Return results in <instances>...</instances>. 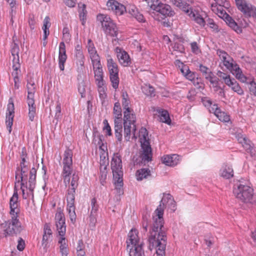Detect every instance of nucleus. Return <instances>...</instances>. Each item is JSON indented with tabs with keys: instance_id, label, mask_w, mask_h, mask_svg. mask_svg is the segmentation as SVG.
I'll use <instances>...</instances> for the list:
<instances>
[{
	"instance_id": "0eeeda50",
	"label": "nucleus",
	"mask_w": 256,
	"mask_h": 256,
	"mask_svg": "<svg viewBox=\"0 0 256 256\" xmlns=\"http://www.w3.org/2000/svg\"><path fill=\"white\" fill-rule=\"evenodd\" d=\"M28 96L27 103L28 106V118L32 122L36 114V106L34 103V94L36 92V85L34 82L30 80L27 84Z\"/></svg>"
},
{
	"instance_id": "473e14b6",
	"label": "nucleus",
	"mask_w": 256,
	"mask_h": 256,
	"mask_svg": "<svg viewBox=\"0 0 256 256\" xmlns=\"http://www.w3.org/2000/svg\"><path fill=\"white\" fill-rule=\"evenodd\" d=\"M66 210L68 212L71 222L74 224L76 222V218L74 204H66Z\"/></svg>"
},
{
	"instance_id": "13d9d810",
	"label": "nucleus",
	"mask_w": 256,
	"mask_h": 256,
	"mask_svg": "<svg viewBox=\"0 0 256 256\" xmlns=\"http://www.w3.org/2000/svg\"><path fill=\"white\" fill-rule=\"evenodd\" d=\"M19 56H13L12 60V68L14 70H18L20 68V64L19 62Z\"/></svg>"
},
{
	"instance_id": "bf43d9fd",
	"label": "nucleus",
	"mask_w": 256,
	"mask_h": 256,
	"mask_svg": "<svg viewBox=\"0 0 256 256\" xmlns=\"http://www.w3.org/2000/svg\"><path fill=\"white\" fill-rule=\"evenodd\" d=\"M97 214L90 213L89 225L90 227H95L96 224L97 222Z\"/></svg>"
},
{
	"instance_id": "f257e3e1",
	"label": "nucleus",
	"mask_w": 256,
	"mask_h": 256,
	"mask_svg": "<svg viewBox=\"0 0 256 256\" xmlns=\"http://www.w3.org/2000/svg\"><path fill=\"white\" fill-rule=\"evenodd\" d=\"M154 214V222L149 232V249L152 250L155 248L157 256H165L167 236L166 229L164 226V212L160 205H158Z\"/></svg>"
},
{
	"instance_id": "37998d69",
	"label": "nucleus",
	"mask_w": 256,
	"mask_h": 256,
	"mask_svg": "<svg viewBox=\"0 0 256 256\" xmlns=\"http://www.w3.org/2000/svg\"><path fill=\"white\" fill-rule=\"evenodd\" d=\"M88 54L92 64L100 62V56L98 54L96 49L88 52Z\"/></svg>"
},
{
	"instance_id": "c03bdc74",
	"label": "nucleus",
	"mask_w": 256,
	"mask_h": 256,
	"mask_svg": "<svg viewBox=\"0 0 256 256\" xmlns=\"http://www.w3.org/2000/svg\"><path fill=\"white\" fill-rule=\"evenodd\" d=\"M79 177L78 175L76 173H74L72 175V178L70 182V184L69 187L70 189L76 190L78 186V181Z\"/></svg>"
},
{
	"instance_id": "09e8293b",
	"label": "nucleus",
	"mask_w": 256,
	"mask_h": 256,
	"mask_svg": "<svg viewBox=\"0 0 256 256\" xmlns=\"http://www.w3.org/2000/svg\"><path fill=\"white\" fill-rule=\"evenodd\" d=\"M230 87L232 89L238 94L240 96L244 94V92L242 88L236 81L234 82Z\"/></svg>"
},
{
	"instance_id": "f03ea898",
	"label": "nucleus",
	"mask_w": 256,
	"mask_h": 256,
	"mask_svg": "<svg viewBox=\"0 0 256 256\" xmlns=\"http://www.w3.org/2000/svg\"><path fill=\"white\" fill-rule=\"evenodd\" d=\"M111 168L113 174L114 184L116 194L120 196L123 194V172L122 170V162L120 156L114 154L111 162Z\"/></svg>"
},
{
	"instance_id": "603ef678",
	"label": "nucleus",
	"mask_w": 256,
	"mask_h": 256,
	"mask_svg": "<svg viewBox=\"0 0 256 256\" xmlns=\"http://www.w3.org/2000/svg\"><path fill=\"white\" fill-rule=\"evenodd\" d=\"M174 50L180 53H184L185 48L184 46L180 42H176L172 46Z\"/></svg>"
},
{
	"instance_id": "7c9ffc66",
	"label": "nucleus",
	"mask_w": 256,
	"mask_h": 256,
	"mask_svg": "<svg viewBox=\"0 0 256 256\" xmlns=\"http://www.w3.org/2000/svg\"><path fill=\"white\" fill-rule=\"evenodd\" d=\"M228 26L237 33H240L242 30L240 26H238L236 22L230 16H227V19L225 20Z\"/></svg>"
},
{
	"instance_id": "c85d7f7f",
	"label": "nucleus",
	"mask_w": 256,
	"mask_h": 256,
	"mask_svg": "<svg viewBox=\"0 0 256 256\" xmlns=\"http://www.w3.org/2000/svg\"><path fill=\"white\" fill-rule=\"evenodd\" d=\"M136 180L140 181L150 176V170L148 168H142L136 171Z\"/></svg>"
},
{
	"instance_id": "9b49d317",
	"label": "nucleus",
	"mask_w": 256,
	"mask_h": 256,
	"mask_svg": "<svg viewBox=\"0 0 256 256\" xmlns=\"http://www.w3.org/2000/svg\"><path fill=\"white\" fill-rule=\"evenodd\" d=\"M142 150L140 156V160L138 161V158H137L136 160H134V156L133 158L134 164H138L140 163L146 164L152 160V154L149 142H146V144H142Z\"/></svg>"
},
{
	"instance_id": "2f4dec72",
	"label": "nucleus",
	"mask_w": 256,
	"mask_h": 256,
	"mask_svg": "<svg viewBox=\"0 0 256 256\" xmlns=\"http://www.w3.org/2000/svg\"><path fill=\"white\" fill-rule=\"evenodd\" d=\"M122 126L121 122H114V134L117 140L121 142L122 139Z\"/></svg>"
},
{
	"instance_id": "a18cd8bd",
	"label": "nucleus",
	"mask_w": 256,
	"mask_h": 256,
	"mask_svg": "<svg viewBox=\"0 0 256 256\" xmlns=\"http://www.w3.org/2000/svg\"><path fill=\"white\" fill-rule=\"evenodd\" d=\"M130 104V100L128 98V94L126 92H122V105L124 109L125 110H130L128 105Z\"/></svg>"
},
{
	"instance_id": "e433bc0d",
	"label": "nucleus",
	"mask_w": 256,
	"mask_h": 256,
	"mask_svg": "<svg viewBox=\"0 0 256 256\" xmlns=\"http://www.w3.org/2000/svg\"><path fill=\"white\" fill-rule=\"evenodd\" d=\"M142 90L143 93L147 96H155L154 88L150 84L142 86Z\"/></svg>"
},
{
	"instance_id": "c9c22d12",
	"label": "nucleus",
	"mask_w": 256,
	"mask_h": 256,
	"mask_svg": "<svg viewBox=\"0 0 256 256\" xmlns=\"http://www.w3.org/2000/svg\"><path fill=\"white\" fill-rule=\"evenodd\" d=\"M6 1L10 8V14L12 16L14 15H16L18 8V3L16 0H7Z\"/></svg>"
},
{
	"instance_id": "6e6d98bb",
	"label": "nucleus",
	"mask_w": 256,
	"mask_h": 256,
	"mask_svg": "<svg viewBox=\"0 0 256 256\" xmlns=\"http://www.w3.org/2000/svg\"><path fill=\"white\" fill-rule=\"evenodd\" d=\"M90 204L92 206L90 213L97 214V212L98 209V205L97 204L96 200L95 198H94L91 200Z\"/></svg>"
},
{
	"instance_id": "dca6fc26",
	"label": "nucleus",
	"mask_w": 256,
	"mask_h": 256,
	"mask_svg": "<svg viewBox=\"0 0 256 256\" xmlns=\"http://www.w3.org/2000/svg\"><path fill=\"white\" fill-rule=\"evenodd\" d=\"M172 4L181 9L189 16H194V12L192 6L182 0H172Z\"/></svg>"
},
{
	"instance_id": "774afa93",
	"label": "nucleus",
	"mask_w": 256,
	"mask_h": 256,
	"mask_svg": "<svg viewBox=\"0 0 256 256\" xmlns=\"http://www.w3.org/2000/svg\"><path fill=\"white\" fill-rule=\"evenodd\" d=\"M216 54L222 60L224 58H226L230 60V56L224 50L218 49L216 51Z\"/></svg>"
},
{
	"instance_id": "a211bd4d",
	"label": "nucleus",
	"mask_w": 256,
	"mask_h": 256,
	"mask_svg": "<svg viewBox=\"0 0 256 256\" xmlns=\"http://www.w3.org/2000/svg\"><path fill=\"white\" fill-rule=\"evenodd\" d=\"M210 112L214 115L222 122H228L230 120V116L224 112H222L217 104H214L213 106L210 108Z\"/></svg>"
},
{
	"instance_id": "4be33fe9",
	"label": "nucleus",
	"mask_w": 256,
	"mask_h": 256,
	"mask_svg": "<svg viewBox=\"0 0 256 256\" xmlns=\"http://www.w3.org/2000/svg\"><path fill=\"white\" fill-rule=\"evenodd\" d=\"M162 162L166 166H174L179 162V156L175 154L165 156L162 158Z\"/></svg>"
},
{
	"instance_id": "6ab92c4d",
	"label": "nucleus",
	"mask_w": 256,
	"mask_h": 256,
	"mask_svg": "<svg viewBox=\"0 0 256 256\" xmlns=\"http://www.w3.org/2000/svg\"><path fill=\"white\" fill-rule=\"evenodd\" d=\"M163 194L164 196L161 200L159 204L161 206V208L162 209V210L164 211V208H166V204L170 202V208L173 212H174L176 210V204L172 196L170 194L164 193Z\"/></svg>"
},
{
	"instance_id": "8fccbe9b",
	"label": "nucleus",
	"mask_w": 256,
	"mask_h": 256,
	"mask_svg": "<svg viewBox=\"0 0 256 256\" xmlns=\"http://www.w3.org/2000/svg\"><path fill=\"white\" fill-rule=\"evenodd\" d=\"M86 5H82V9L79 12V17L80 20L82 22V24L84 25L86 20Z\"/></svg>"
},
{
	"instance_id": "393cba45",
	"label": "nucleus",
	"mask_w": 256,
	"mask_h": 256,
	"mask_svg": "<svg viewBox=\"0 0 256 256\" xmlns=\"http://www.w3.org/2000/svg\"><path fill=\"white\" fill-rule=\"evenodd\" d=\"M142 4L146 6V10H154L156 11L158 6L160 4L158 0H144L142 2Z\"/></svg>"
},
{
	"instance_id": "6e6552de",
	"label": "nucleus",
	"mask_w": 256,
	"mask_h": 256,
	"mask_svg": "<svg viewBox=\"0 0 256 256\" xmlns=\"http://www.w3.org/2000/svg\"><path fill=\"white\" fill-rule=\"evenodd\" d=\"M238 9L246 18H253L256 20V6L246 0H235Z\"/></svg>"
},
{
	"instance_id": "7ed1b4c3",
	"label": "nucleus",
	"mask_w": 256,
	"mask_h": 256,
	"mask_svg": "<svg viewBox=\"0 0 256 256\" xmlns=\"http://www.w3.org/2000/svg\"><path fill=\"white\" fill-rule=\"evenodd\" d=\"M138 232L137 230L132 228L128 234L126 240L127 250L130 249V254L134 252V256H145L143 250L144 244L140 242L138 236Z\"/></svg>"
},
{
	"instance_id": "4c0bfd02",
	"label": "nucleus",
	"mask_w": 256,
	"mask_h": 256,
	"mask_svg": "<svg viewBox=\"0 0 256 256\" xmlns=\"http://www.w3.org/2000/svg\"><path fill=\"white\" fill-rule=\"evenodd\" d=\"M232 70H234L236 72V78L240 80L241 82H244L246 80V78L245 76L242 73V70L240 69L239 66L237 64H235L234 68Z\"/></svg>"
},
{
	"instance_id": "4468645a",
	"label": "nucleus",
	"mask_w": 256,
	"mask_h": 256,
	"mask_svg": "<svg viewBox=\"0 0 256 256\" xmlns=\"http://www.w3.org/2000/svg\"><path fill=\"white\" fill-rule=\"evenodd\" d=\"M29 167L27 163L20 162V167L17 169L16 172L15 178L18 182H21L22 186L26 184L27 172L28 170Z\"/></svg>"
},
{
	"instance_id": "412c9836",
	"label": "nucleus",
	"mask_w": 256,
	"mask_h": 256,
	"mask_svg": "<svg viewBox=\"0 0 256 256\" xmlns=\"http://www.w3.org/2000/svg\"><path fill=\"white\" fill-rule=\"evenodd\" d=\"M36 170L34 168H32L30 172V176L26 184H24V188H28V190H34L36 184Z\"/></svg>"
},
{
	"instance_id": "de8ad7c7",
	"label": "nucleus",
	"mask_w": 256,
	"mask_h": 256,
	"mask_svg": "<svg viewBox=\"0 0 256 256\" xmlns=\"http://www.w3.org/2000/svg\"><path fill=\"white\" fill-rule=\"evenodd\" d=\"M216 11L217 14L218 16L222 18L223 19H224L225 20L227 19V16H229L223 9L222 6L220 4H219L218 6L216 8Z\"/></svg>"
},
{
	"instance_id": "5fc2aeb1",
	"label": "nucleus",
	"mask_w": 256,
	"mask_h": 256,
	"mask_svg": "<svg viewBox=\"0 0 256 256\" xmlns=\"http://www.w3.org/2000/svg\"><path fill=\"white\" fill-rule=\"evenodd\" d=\"M224 66L229 70H232L234 68L235 64H234L232 63L233 60L232 58L230 56V60L228 59L227 58H224L222 60Z\"/></svg>"
},
{
	"instance_id": "aec40b11",
	"label": "nucleus",
	"mask_w": 256,
	"mask_h": 256,
	"mask_svg": "<svg viewBox=\"0 0 256 256\" xmlns=\"http://www.w3.org/2000/svg\"><path fill=\"white\" fill-rule=\"evenodd\" d=\"M156 12H160L162 16H172L174 14V11L172 10L170 6L162 3L160 2V4H159L158 9Z\"/></svg>"
},
{
	"instance_id": "4d7b16f0",
	"label": "nucleus",
	"mask_w": 256,
	"mask_h": 256,
	"mask_svg": "<svg viewBox=\"0 0 256 256\" xmlns=\"http://www.w3.org/2000/svg\"><path fill=\"white\" fill-rule=\"evenodd\" d=\"M202 102L206 107H207L208 108L209 110L210 108H211L214 105L212 104V100L208 97L202 98Z\"/></svg>"
},
{
	"instance_id": "58836bf2",
	"label": "nucleus",
	"mask_w": 256,
	"mask_h": 256,
	"mask_svg": "<svg viewBox=\"0 0 256 256\" xmlns=\"http://www.w3.org/2000/svg\"><path fill=\"white\" fill-rule=\"evenodd\" d=\"M194 20L201 26H204L206 25V20L200 15L196 10L194 12V16H190Z\"/></svg>"
},
{
	"instance_id": "69168bd1",
	"label": "nucleus",
	"mask_w": 256,
	"mask_h": 256,
	"mask_svg": "<svg viewBox=\"0 0 256 256\" xmlns=\"http://www.w3.org/2000/svg\"><path fill=\"white\" fill-rule=\"evenodd\" d=\"M118 2L115 0H108L107 2L106 6L109 10H114V8H116Z\"/></svg>"
},
{
	"instance_id": "20e7f679",
	"label": "nucleus",
	"mask_w": 256,
	"mask_h": 256,
	"mask_svg": "<svg viewBox=\"0 0 256 256\" xmlns=\"http://www.w3.org/2000/svg\"><path fill=\"white\" fill-rule=\"evenodd\" d=\"M72 151L70 148H66L62 160V176L64 182L66 186L70 182V176L72 174Z\"/></svg>"
},
{
	"instance_id": "79ce46f5",
	"label": "nucleus",
	"mask_w": 256,
	"mask_h": 256,
	"mask_svg": "<svg viewBox=\"0 0 256 256\" xmlns=\"http://www.w3.org/2000/svg\"><path fill=\"white\" fill-rule=\"evenodd\" d=\"M94 74V78L104 74L100 62L92 64Z\"/></svg>"
},
{
	"instance_id": "338daca9",
	"label": "nucleus",
	"mask_w": 256,
	"mask_h": 256,
	"mask_svg": "<svg viewBox=\"0 0 256 256\" xmlns=\"http://www.w3.org/2000/svg\"><path fill=\"white\" fill-rule=\"evenodd\" d=\"M52 230L50 228V226L48 224H46L44 226V234L46 235L48 237H52Z\"/></svg>"
},
{
	"instance_id": "49530a36",
	"label": "nucleus",
	"mask_w": 256,
	"mask_h": 256,
	"mask_svg": "<svg viewBox=\"0 0 256 256\" xmlns=\"http://www.w3.org/2000/svg\"><path fill=\"white\" fill-rule=\"evenodd\" d=\"M132 14L135 18L139 22H145V19L144 16L138 12L137 10H134L132 9Z\"/></svg>"
},
{
	"instance_id": "2eb2a0df",
	"label": "nucleus",
	"mask_w": 256,
	"mask_h": 256,
	"mask_svg": "<svg viewBox=\"0 0 256 256\" xmlns=\"http://www.w3.org/2000/svg\"><path fill=\"white\" fill-rule=\"evenodd\" d=\"M115 50L120 64L124 66H130L131 62L128 54L126 51L118 47H116Z\"/></svg>"
},
{
	"instance_id": "1a4fd4ad",
	"label": "nucleus",
	"mask_w": 256,
	"mask_h": 256,
	"mask_svg": "<svg viewBox=\"0 0 256 256\" xmlns=\"http://www.w3.org/2000/svg\"><path fill=\"white\" fill-rule=\"evenodd\" d=\"M107 67L110 73V78L112 87L116 89L119 84L118 68L116 62L110 56L107 57Z\"/></svg>"
},
{
	"instance_id": "a878e982",
	"label": "nucleus",
	"mask_w": 256,
	"mask_h": 256,
	"mask_svg": "<svg viewBox=\"0 0 256 256\" xmlns=\"http://www.w3.org/2000/svg\"><path fill=\"white\" fill-rule=\"evenodd\" d=\"M114 122H122V109L120 103L118 102H116L114 104Z\"/></svg>"
},
{
	"instance_id": "c756f323",
	"label": "nucleus",
	"mask_w": 256,
	"mask_h": 256,
	"mask_svg": "<svg viewBox=\"0 0 256 256\" xmlns=\"http://www.w3.org/2000/svg\"><path fill=\"white\" fill-rule=\"evenodd\" d=\"M180 71L182 74L189 80L192 81L196 77V74L191 72L187 66H182L180 68Z\"/></svg>"
},
{
	"instance_id": "bb28decb",
	"label": "nucleus",
	"mask_w": 256,
	"mask_h": 256,
	"mask_svg": "<svg viewBox=\"0 0 256 256\" xmlns=\"http://www.w3.org/2000/svg\"><path fill=\"white\" fill-rule=\"evenodd\" d=\"M220 175L226 179H229L234 176V170L231 166L226 165L221 170Z\"/></svg>"
},
{
	"instance_id": "9d476101",
	"label": "nucleus",
	"mask_w": 256,
	"mask_h": 256,
	"mask_svg": "<svg viewBox=\"0 0 256 256\" xmlns=\"http://www.w3.org/2000/svg\"><path fill=\"white\" fill-rule=\"evenodd\" d=\"M2 228H4L6 236H13L20 233L22 228L18 219L11 218L0 224Z\"/></svg>"
},
{
	"instance_id": "f8f14e48",
	"label": "nucleus",
	"mask_w": 256,
	"mask_h": 256,
	"mask_svg": "<svg viewBox=\"0 0 256 256\" xmlns=\"http://www.w3.org/2000/svg\"><path fill=\"white\" fill-rule=\"evenodd\" d=\"M65 216L60 208H57L55 215V222L57 231L60 236H64L66 232Z\"/></svg>"
},
{
	"instance_id": "052dcab7",
	"label": "nucleus",
	"mask_w": 256,
	"mask_h": 256,
	"mask_svg": "<svg viewBox=\"0 0 256 256\" xmlns=\"http://www.w3.org/2000/svg\"><path fill=\"white\" fill-rule=\"evenodd\" d=\"M20 48L18 44L15 42L12 45L11 54L12 56H19Z\"/></svg>"
},
{
	"instance_id": "864d4df0",
	"label": "nucleus",
	"mask_w": 256,
	"mask_h": 256,
	"mask_svg": "<svg viewBox=\"0 0 256 256\" xmlns=\"http://www.w3.org/2000/svg\"><path fill=\"white\" fill-rule=\"evenodd\" d=\"M18 194L17 192H14L12 196L10 199V208L16 207L18 208Z\"/></svg>"
},
{
	"instance_id": "e2e57ef3",
	"label": "nucleus",
	"mask_w": 256,
	"mask_h": 256,
	"mask_svg": "<svg viewBox=\"0 0 256 256\" xmlns=\"http://www.w3.org/2000/svg\"><path fill=\"white\" fill-rule=\"evenodd\" d=\"M139 132L140 136H142L144 138V143L146 144V142H148V141L147 140L148 136V132L147 130L144 128H142Z\"/></svg>"
},
{
	"instance_id": "cd10ccee",
	"label": "nucleus",
	"mask_w": 256,
	"mask_h": 256,
	"mask_svg": "<svg viewBox=\"0 0 256 256\" xmlns=\"http://www.w3.org/2000/svg\"><path fill=\"white\" fill-rule=\"evenodd\" d=\"M51 24L50 22V18L48 16H47L44 18L43 21V26L42 28L44 33L42 38L43 40H46L47 39V38L50 34L49 28Z\"/></svg>"
},
{
	"instance_id": "3c124183",
	"label": "nucleus",
	"mask_w": 256,
	"mask_h": 256,
	"mask_svg": "<svg viewBox=\"0 0 256 256\" xmlns=\"http://www.w3.org/2000/svg\"><path fill=\"white\" fill-rule=\"evenodd\" d=\"M126 11V8L123 4L118 2L116 8L113 11L116 14L122 15Z\"/></svg>"
},
{
	"instance_id": "0e129e2a",
	"label": "nucleus",
	"mask_w": 256,
	"mask_h": 256,
	"mask_svg": "<svg viewBox=\"0 0 256 256\" xmlns=\"http://www.w3.org/2000/svg\"><path fill=\"white\" fill-rule=\"evenodd\" d=\"M142 232L146 233L148 231V216L146 215L143 216H142Z\"/></svg>"
},
{
	"instance_id": "39448f33",
	"label": "nucleus",
	"mask_w": 256,
	"mask_h": 256,
	"mask_svg": "<svg viewBox=\"0 0 256 256\" xmlns=\"http://www.w3.org/2000/svg\"><path fill=\"white\" fill-rule=\"evenodd\" d=\"M253 189L250 186L240 184L234 188V194L236 198L244 202L254 204L256 200H254Z\"/></svg>"
},
{
	"instance_id": "5701e85b",
	"label": "nucleus",
	"mask_w": 256,
	"mask_h": 256,
	"mask_svg": "<svg viewBox=\"0 0 256 256\" xmlns=\"http://www.w3.org/2000/svg\"><path fill=\"white\" fill-rule=\"evenodd\" d=\"M124 122H126V124H132L133 126V133L134 136V132L136 130V126L134 124L136 122V117L134 114L131 113L130 109L126 110L124 112Z\"/></svg>"
},
{
	"instance_id": "f3484780",
	"label": "nucleus",
	"mask_w": 256,
	"mask_h": 256,
	"mask_svg": "<svg viewBox=\"0 0 256 256\" xmlns=\"http://www.w3.org/2000/svg\"><path fill=\"white\" fill-rule=\"evenodd\" d=\"M66 59V46L64 42H62L60 43L58 52V65L61 70H64V64Z\"/></svg>"
},
{
	"instance_id": "b1692460",
	"label": "nucleus",
	"mask_w": 256,
	"mask_h": 256,
	"mask_svg": "<svg viewBox=\"0 0 256 256\" xmlns=\"http://www.w3.org/2000/svg\"><path fill=\"white\" fill-rule=\"evenodd\" d=\"M74 57L76 63L78 65V70L82 71L84 67V56L82 51L75 52Z\"/></svg>"
},
{
	"instance_id": "423d86ee",
	"label": "nucleus",
	"mask_w": 256,
	"mask_h": 256,
	"mask_svg": "<svg viewBox=\"0 0 256 256\" xmlns=\"http://www.w3.org/2000/svg\"><path fill=\"white\" fill-rule=\"evenodd\" d=\"M97 20L102 24L104 31L111 36L117 37L118 28L116 24L107 15L99 14L97 16Z\"/></svg>"
},
{
	"instance_id": "680f3d73",
	"label": "nucleus",
	"mask_w": 256,
	"mask_h": 256,
	"mask_svg": "<svg viewBox=\"0 0 256 256\" xmlns=\"http://www.w3.org/2000/svg\"><path fill=\"white\" fill-rule=\"evenodd\" d=\"M62 39L66 42H68L70 40V35L69 32V30L68 28H64L62 30Z\"/></svg>"
},
{
	"instance_id": "f704fd0d",
	"label": "nucleus",
	"mask_w": 256,
	"mask_h": 256,
	"mask_svg": "<svg viewBox=\"0 0 256 256\" xmlns=\"http://www.w3.org/2000/svg\"><path fill=\"white\" fill-rule=\"evenodd\" d=\"M160 114V121L164 122L168 124H170L171 120L169 116L168 111L166 110H160L158 111Z\"/></svg>"
},
{
	"instance_id": "a19ab883",
	"label": "nucleus",
	"mask_w": 256,
	"mask_h": 256,
	"mask_svg": "<svg viewBox=\"0 0 256 256\" xmlns=\"http://www.w3.org/2000/svg\"><path fill=\"white\" fill-rule=\"evenodd\" d=\"M132 124H126V122H124V138L126 141L130 140L131 134Z\"/></svg>"
},
{
	"instance_id": "ddd939ff",
	"label": "nucleus",
	"mask_w": 256,
	"mask_h": 256,
	"mask_svg": "<svg viewBox=\"0 0 256 256\" xmlns=\"http://www.w3.org/2000/svg\"><path fill=\"white\" fill-rule=\"evenodd\" d=\"M14 116V100L12 98H10L8 99V104L7 105L6 120L7 129L9 134H10L12 132V126L13 124Z\"/></svg>"
},
{
	"instance_id": "72a5a7b5",
	"label": "nucleus",
	"mask_w": 256,
	"mask_h": 256,
	"mask_svg": "<svg viewBox=\"0 0 256 256\" xmlns=\"http://www.w3.org/2000/svg\"><path fill=\"white\" fill-rule=\"evenodd\" d=\"M76 190L68 187L66 194V204H74Z\"/></svg>"
},
{
	"instance_id": "ea45409f",
	"label": "nucleus",
	"mask_w": 256,
	"mask_h": 256,
	"mask_svg": "<svg viewBox=\"0 0 256 256\" xmlns=\"http://www.w3.org/2000/svg\"><path fill=\"white\" fill-rule=\"evenodd\" d=\"M242 145L248 152L250 153L251 154H254L253 148L254 144L250 140H246V141L244 142Z\"/></svg>"
}]
</instances>
